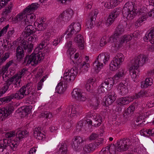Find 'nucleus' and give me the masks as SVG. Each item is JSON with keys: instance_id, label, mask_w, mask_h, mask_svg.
I'll use <instances>...</instances> for the list:
<instances>
[{"instance_id": "393cba45", "label": "nucleus", "mask_w": 154, "mask_h": 154, "mask_svg": "<svg viewBox=\"0 0 154 154\" xmlns=\"http://www.w3.org/2000/svg\"><path fill=\"white\" fill-rule=\"evenodd\" d=\"M45 37V39L41 42L36 48V50H40L43 48L46 47L47 45L49 43L48 42L50 38V34L48 33L46 34Z\"/></svg>"}, {"instance_id": "4be33fe9", "label": "nucleus", "mask_w": 154, "mask_h": 154, "mask_svg": "<svg viewBox=\"0 0 154 154\" xmlns=\"http://www.w3.org/2000/svg\"><path fill=\"white\" fill-rule=\"evenodd\" d=\"M13 111L11 106L7 107L6 108H0V118H5L8 116Z\"/></svg>"}, {"instance_id": "de8ad7c7", "label": "nucleus", "mask_w": 154, "mask_h": 154, "mask_svg": "<svg viewBox=\"0 0 154 154\" xmlns=\"http://www.w3.org/2000/svg\"><path fill=\"white\" fill-rule=\"evenodd\" d=\"M109 148V151L110 154H116V145L111 144L107 146Z\"/></svg>"}, {"instance_id": "f8f14e48", "label": "nucleus", "mask_w": 154, "mask_h": 154, "mask_svg": "<svg viewBox=\"0 0 154 154\" xmlns=\"http://www.w3.org/2000/svg\"><path fill=\"white\" fill-rule=\"evenodd\" d=\"M127 25L126 22L124 20L120 21L119 25L116 27L113 35L109 38V42H114L117 40L119 36L123 34L124 31V28Z\"/></svg>"}, {"instance_id": "338daca9", "label": "nucleus", "mask_w": 154, "mask_h": 154, "mask_svg": "<svg viewBox=\"0 0 154 154\" xmlns=\"http://www.w3.org/2000/svg\"><path fill=\"white\" fill-rule=\"evenodd\" d=\"M98 136V135L97 134L93 133L90 135L89 139L90 140L92 141L95 140Z\"/></svg>"}, {"instance_id": "13d9d810", "label": "nucleus", "mask_w": 154, "mask_h": 154, "mask_svg": "<svg viewBox=\"0 0 154 154\" xmlns=\"http://www.w3.org/2000/svg\"><path fill=\"white\" fill-rule=\"evenodd\" d=\"M15 132L13 131H10L7 132L5 134V136L6 138H10L14 137L15 136Z\"/></svg>"}, {"instance_id": "8fccbe9b", "label": "nucleus", "mask_w": 154, "mask_h": 154, "mask_svg": "<svg viewBox=\"0 0 154 154\" xmlns=\"http://www.w3.org/2000/svg\"><path fill=\"white\" fill-rule=\"evenodd\" d=\"M82 66L81 67V69L83 72H86L88 70V68L90 67V65L88 63H86L85 62H83L81 64Z\"/></svg>"}, {"instance_id": "58836bf2", "label": "nucleus", "mask_w": 154, "mask_h": 154, "mask_svg": "<svg viewBox=\"0 0 154 154\" xmlns=\"http://www.w3.org/2000/svg\"><path fill=\"white\" fill-rule=\"evenodd\" d=\"M95 115V113H91V112H89L87 113L86 117L87 119L86 122L89 124L91 125L92 123V119L93 120Z\"/></svg>"}, {"instance_id": "423d86ee", "label": "nucleus", "mask_w": 154, "mask_h": 154, "mask_svg": "<svg viewBox=\"0 0 154 154\" xmlns=\"http://www.w3.org/2000/svg\"><path fill=\"white\" fill-rule=\"evenodd\" d=\"M33 44L32 43L29 45L28 42H23L16 49V57L17 60H20L24 56V51L27 50L28 52H31L32 50Z\"/></svg>"}, {"instance_id": "c9c22d12", "label": "nucleus", "mask_w": 154, "mask_h": 154, "mask_svg": "<svg viewBox=\"0 0 154 154\" xmlns=\"http://www.w3.org/2000/svg\"><path fill=\"white\" fill-rule=\"evenodd\" d=\"M115 1V0H110V2H106L104 5V7L108 9H110L117 5V4Z\"/></svg>"}, {"instance_id": "5fc2aeb1", "label": "nucleus", "mask_w": 154, "mask_h": 154, "mask_svg": "<svg viewBox=\"0 0 154 154\" xmlns=\"http://www.w3.org/2000/svg\"><path fill=\"white\" fill-rule=\"evenodd\" d=\"M13 63V60H11L7 63L5 65L3 66L2 69L3 70H4V71L6 72L7 71L8 67Z\"/></svg>"}, {"instance_id": "e433bc0d", "label": "nucleus", "mask_w": 154, "mask_h": 154, "mask_svg": "<svg viewBox=\"0 0 154 154\" xmlns=\"http://www.w3.org/2000/svg\"><path fill=\"white\" fill-rule=\"evenodd\" d=\"M135 108L134 106H129L125 110L124 115L127 116L128 117L130 116L133 114Z\"/></svg>"}, {"instance_id": "69168bd1", "label": "nucleus", "mask_w": 154, "mask_h": 154, "mask_svg": "<svg viewBox=\"0 0 154 154\" xmlns=\"http://www.w3.org/2000/svg\"><path fill=\"white\" fill-rule=\"evenodd\" d=\"M94 22L90 20H88L86 23V25L88 28L89 29H91L93 27Z\"/></svg>"}, {"instance_id": "bf43d9fd", "label": "nucleus", "mask_w": 154, "mask_h": 154, "mask_svg": "<svg viewBox=\"0 0 154 154\" xmlns=\"http://www.w3.org/2000/svg\"><path fill=\"white\" fill-rule=\"evenodd\" d=\"M109 148L108 146H106L105 147H103L100 151V154H110L109 150Z\"/></svg>"}, {"instance_id": "473e14b6", "label": "nucleus", "mask_w": 154, "mask_h": 154, "mask_svg": "<svg viewBox=\"0 0 154 154\" xmlns=\"http://www.w3.org/2000/svg\"><path fill=\"white\" fill-rule=\"evenodd\" d=\"M93 123L95 127H98L102 123V118L99 114H95L93 120Z\"/></svg>"}, {"instance_id": "9b49d317", "label": "nucleus", "mask_w": 154, "mask_h": 154, "mask_svg": "<svg viewBox=\"0 0 154 154\" xmlns=\"http://www.w3.org/2000/svg\"><path fill=\"white\" fill-rule=\"evenodd\" d=\"M125 57L121 53H119L113 58L110 64V69L112 71H115L119 68L124 61Z\"/></svg>"}, {"instance_id": "6e6552de", "label": "nucleus", "mask_w": 154, "mask_h": 154, "mask_svg": "<svg viewBox=\"0 0 154 154\" xmlns=\"http://www.w3.org/2000/svg\"><path fill=\"white\" fill-rule=\"evenodd\" d=\"M109 58L110 55L108 53H103L100 54L93 64L95 70L99 71L103 66L102 62L106 64L109 60Z\"/></svg>"}, {"instance_id": "a211bd4d", "label": "nucleus", "mask_w": 154, "mask_h": 154, "mask_svg": "<svg viewBox=\"0 0 154 154\" xmlns=\"http://www.w3.org/2000/svg\"><path fill=\"white\" fill-rule=\"evenodd\" d=\"M73 14V11L71 8H68L64 11L59 17L64 22L69 21Z\"/></svg>"}, {"instance_id": "052dcab7", "label": "nucleus", "mask_w": 154, "mask_h": 154, "mask_svg": "<svg viewBox=\"0 0 154 154\" xmlns=\"http://www.w3.org/2000/svg\"><path fill=\"white\" fill-rule=\"evenodd\" d=\"M145 117L144 116L140 115L136 120V122H140V123L139 124H138V125H141V121H142V123H143V122H145V121H143Z\"/></svg>"}, {"instance_id": "4d7b16f0", "label": "nucleus", "mask_w": 154, "mask_h": 154, "mask_svg": "<svg viewBox=\"0 0 154 154\" xmlns=\"http://www.w3.org/2000/svg\"><path fill=\"white\" fill-rule=\"evenodd\" d=\"M146 92L144 91H140L138 93L136 94L135 96L137 98H140L141 97H145Z\"/></svg>"}, {"instance_id": "603ef678", "label": "nucleus", "mask_w": 154, "mask_h": 154, "mask_svg": "<svg viewBox=\"0 0 154 154\" xmlns=\"http://www.w3.org/2000/svg\"><path fill=\"white\" fill-rule=\"evenodd\" d=\"M86 99V97L85 96V93L82 91L77 98L76 100L80 101H84Z\"/></svg>"}, {"instance_id": "864d4df0", "label": "nucleus", "mask_w": 154, "mask_h": 154, "mask_svg": "<svg viewBox=\"0 0 154 154\" xmlns=\"http://www.w3.org/2000/svg\"><path fill=\"white\" fill-rule=\"evenodd\" d=\"M52 117L51 114L48 111H45L43 113H42L40 115V117L45 118L47 119L50 118Z\"/></svg>"}, {"instance_id": "a878e982", "label": "nucleus", "mask_w": 154, "mask_h": 154, "mask_svg": "<svg viewBox=\"0 0 154 154\" xmlns=\"http://www.w3.org/2000/svg\"><path fill=\"white\" fill-rule=\"evenodd\" d=\"M117 90L119 94L122 96L127 94L128 92V87L123 83H120L118 85Z\"/></svg>"}, {"instance_id": "79ce46f5", "label": "nucleus", "mask_w": 154, "mask_h": 154, "mask_svg": "<svg viewBox=\"0 0 154 154\" xmlns=\"http://www.w3.org/2000/svg\"><path fill=\"white\" fill-rule=\"evenodd\" d=\"M21 79H18L16 78H15V79L12 83L11 88L14 86L15 88H18L20 87L22 85L21 83Z\"/></svg>"}, {"instance_id": "774afa93", "label": "nucleus", "mask_w": 154, "mask_h": 154, "mask_svg": "<svg viewBox=\"0 0 154 154\" xmlns=\"http://www.w3.org/2000/svg\"><path fill=\"white\" fill-rule=\"evenodd\" d=\"M39 20H40L38 22H37L36 23H37L38 24H44V23L47 24L46 19L45 18L42 17L39 19Z\"/></svg>"}, {"instance_id": "b1692460", "label": "nucleus", "mask_w": 154, "mask_h": 154, "mask_svg": "<svg viewBox=\"0 0 154 154\" xmlns=\"http://www.w3.org/2000/svg\"><path fill=\"white\" fill-rule=\"evenodd\" d=\"M143 39L145 42H149L152 44H154V27L151 28L150 32L146 34Z\"/></svg>"}, {"instance_id": "c85d7f7f", "label": "nucleus", "mask_w": 154, "mask_h": 154, "mask_svg": "<svg viewBox=\"0 0 154 154\" xmlns=\"http://www.w3.org/2000/svg\"><path fill=\"white\" fill-rule=\"evenodd\" d=\"M153 79L151 78L146 79L145 80L141 82V87L142 88H146L150 87L153 84Z\"/></svg>"}, {"instance_id": "20e7f679", "label": "nucleus", "mask_w": 154, "mask_h": 154, "mask_svg": "<svg viewBox=\"0 0 154 154\" xmlns=\"http://www.w3.org/2000/svg\"><path fill=\"white\" fill-rule=\"evenodd\" d=\"M81 26L80 23L78 22H73L68 27L67 30L65 33L61 35L59 38L55 39L53 42V45L56 46L62 40L63 38L65 35H67L66 38L72 36L73 35H75L80 30Z\"/></svg>"}, {"instance_id": "4c0bfd02", "label": "nucleus", "mask_w": 154, "mask_h": 154, "mask_svg": "<svg viewBox=\"0 0 154 154\" xmlns=\"http://www.w3.org/2000/svg\"><path fill=\"white\" fill-rule=\"evenodd\" d=\"M105 141L104 139L102 138H100L97 139L95 142L94 143V145L95 146V149L96 147L102 146L105 144Z\"/></svg>"}, {"instance_id": "1a4fd4ad", "label": "nucleus", "mask_w": 154, "mask_h": 154, "mask_svg": "<svg viewBox=\"0 0 154 154\" xmlns=\"http://www.w3.org/2000/svg\"><path fill=\"white\" fill-rule=\"evenodd\" d=\"M2 76L4 83L3 86L0 88V97L3 95L7 91L11 90V85L14 81L13 78H15L13 76L9 78L7 75H4V74L2 75Z\"/></svg>"}, {"instance_id": "a19ab883", "label": "nucleus", "mask_w": 154, "mask_h": 154, "mask_svg": "<svg viewBox=\"0 0 154 154\" xmlns=\"http://www.w3.org/2000/svg\"><path fill=\"white\" fill-rule=\"evenodd\" d=\"M13 99H15L17 100H20L23 98L24 96L22 93L21 91H20V89L17 91L15 93L12 94Z\"/></svg>"}, {"instance_id": "f03ea898", "label": "nucleus", "mask_w": 154, "mask_h": 154, "mask_svg": "<svg viewBox=\"0 0 154 154\" xmlns=\"http://www.w3.org/2000/svg\"><path fill=\"white\" fill-rule=\"evenodd\" d=\"M147 60L146 56L142 55H138L135 58L130 69V74L134 81H136L139 77L140 70L139 67L143 66Z\"/></svg>"}, {"instance_id": "9d476101", "label": "nucleus", "mask_w": 154, "mask_h": 154, "mask_svg": "<svg viewBox=\"0 0 154 154\" xmlns=\"http://www.w3.org/2000/svg\"><path fill=\"white\" fill-rule=\"evenodd\" d=\"M114 84V79L112 78L105 79L98 87L97 93L101 94L105 92L106 91L110 90Z\"/></svg>"}, {"instance_id": "6ab92c4d", "label": "nucleus", "mask_w": 154, "mask_h": 154, "mask_svg": "<svg viewBox=\"0 0 154 154\" xmlns=\"http://www.w3.org/2000/svg\"><path fill=\"white\" fill-rule=\"evenodd\" d=\"M107 96V97L106 98L104 102L106 106L111 104L115 100L116 98V95L113 91L109 92Z\"/></svg>"}, {"instance_id": "0e129e2a", "label": "nucleus", "mask_w": 154, "mask_h": 154, "mask_svg": "<svg viewBox=\"0 0 154 154\" xmlns=\"http://www.w3.org/2000/svg\"><path fill=\"white\" fill-rule=\"evenodd\" d=\"M37 40V36L35 35H33L32 36H30L28 38V40L29 42H31L34 43Z\"/></svg>"}, {"instance_id": "bb28decb", "label": "nucleus", "mask_w": 154, "mask_h": 154, "mask_svg": "<svg viewBox=\"0 0 154 154\" xmlns=\"http://www.w3.org/2000/svg\"><path fill=\"white\" fill-rule=\"evenodd\" d=\"M30 83H28L22 86L20 89V91H21L24 97L28 95L31 92V90L30 89Z\"/></svg>"}, {"instance_id": "680f3d73", "label": "nucleus", "mask_w": 154, "mask_h": 154, "mask_svg": "<svg viewBox=\"0 0 154 154\" xmlns=\"http://www.w3.org/2000/svg\"><path fill=\"white\" fill-rule=\"evenodd\" d=\"M21 109L23 111L22 112V113H23V112H24L26 113H29L31 111L29 107L26 106H22Z\"/></svg>"}, {"instance_id": "f3484780", "label": "nucleus", "mask_w": 154, "mask_h": 154, "mask_svg": "<svg viewBox=\"0 0 154 154\" xmlns=\"http://www.w3.org/2000/svg\"><path fill=\"white\" fill-rule=\"evenodd\" d=\"M8 146H9L11 149L13 151H15L17 149V143L13 140H11L9 143L8 140L3 139L0 140V148L2 149V151L5 149Z\"/></svg>"}, {"instance_id": "ea45409f", "label": "nucleus", "mask_w": 154, "mask_h": 154, "mask_svg": "<svg viewBox=\"0 0 154 154\" xmlns=\"http://www.w3.org/2000/svg\"><path fill=\"white\" fill-rule=\"evenodd\" d=\"M82 91L81 89L79 88H75L72 92V96L73 98L77 100V98L80 95Z\"/></svg>"}, {"instance_id": "37998d69", "label": "nucleus", "mask_w": 154, "mask_h": 154, "mask_svg": "<svg viewBox=\"0 0 154 154\" xmlns=\"http://www.w3.org/2000/svg\"><path fill=\"white\" fill-rule=\"evenodd\" d=\"M63 86V85L60 82L58 83L56 88V91L60 94L63 93L66 90Z\"/></svg>"}, {"instance_id": "c03bdc74", "label": "nucleus", "mask_w": 154, "mask_h": 154, "mask_svg": "<svg viewBox=\"0 0 154 154\" xmlns=\"http://www.w3.org/2000/svg\"><path fill=\"white\" fill-rule=\"evenodd\" d=\"M91 103H90V105L92 106L94 109H96L98 108L100 103V100L96 98H94L91 101Z\"/></svg>"}, {"instance_id": "7c9ffc66", "label": "nucleus", "mask_w": 154, "mask_h": 154, "mask_svg": "<svg viewBox=\"0 0 154 154\" xmlns=\"http://www.w3.org/2000/svg\"><path fill=\"white\" fill-rule=\"evenodd\" d=\"M126 71L125 69H121L117 72L114 75L113 79L114 80L119 81L126 74Z\"/></svg>"}, {"instance_id": "4468645a", "label": "nucleus", "mask_w": 154, "mask_h": 154, "mask_svg": "<svg viewBox=\"0 0 154 154\" xmlns=\"http://www.w3.org/2000/svg\"><path fill=\"white\" fill-rule=\"evenodd\" d=\"M63 75L64 79L67 82L73 81L78 72V69L76 67H73L70 69H66Z\"/></svg>"}, {"instance_id": "ddd939ff", "label": "nucleus", "mask_w": 154, "mask_h": 154, "mask_svg": "<svg viewBox=\"0 0 154 154\" xmlns=\"http://www.w3.org/2000/svg\"><path fill=\"white\" fill-rule=\"evenodd\" d=\"M130 140L127 138H124L117 140L116 144L117 151L122 152L127 150L130 145Z\"/></svg>"}, {"instance_id": "2eb2a0df", "label": "nucleus", "mask_w": 154, "mask_h": 154, "mask_svg": "<svg viewBox=\"0 0 154 154\" xmlns=\"http://www.w3.org/2000/svg\"><path fill=\"white\" fill-rule=\"evenodd\" d=\"M82 108V106L81 105L79 104L78 105H70L69 106V109L68 112H66V113H67L68 115L71 112L70 114V116H68V117H69V119L68 120L67 119H66V117L65 118V116L63 118L64 119L67 120L68 121H70L71 120V117L75 116V115L79 114L80 112H81V110ZM67 119L68 118H67Z\"/></svg>"}, {"instance_id": "6e6d98bb", "label": "nucleus", "mask_w": 154, "mask_h": 154, "mask_svg": "<svg viewBox=\"0 0 154 154\" xmlns=\"http://www.w3.org/2000/svg\"><path fill=\"white\" fill-rule=\"evenodd\" d=\"M94 86V85L87 82L85 85L86 89L88 91L91 92L93 89Z\"/></svg>"}, {"instance_id": "7ed1b4c3", "label": "nucleus", "mask_w": 154, "mask_h": 154, "mask_svg": "<svg viewBox=\"0 0 154 154\" xmlns=\"http://www.w3.org/2000/svg\"><path fill=\"white\" fill-rule=\"evenodd\" d=\"M38 53L35 54L32 53L30 55H27L25 57L23 64L26 66H29L30 64L32 66H35L38 63H40L41 60H43L44 56L47 55L48 54V51L46 50V52L39 51Z\"/></svg>"}, {"instance_id": "72a5a7b5", "label": "nucleus", "mask_w": 154, "mask_h": 154, "mask_svg": "<svg viewBox=\"0 0 154 154\" xmlns=\"http://www.w3.org/2000/svg\"><path fill=\"white\" fill-rule=\"evenodd\" d=\"M67 145L65 143L61 144L59 150L56 154H66L67 153Z\"/></svg>"}, {"instance_id": "5701e85b", "label": "nucleus", "mask_w": 154, "mask_h": 154, "mask_svg": "<svg viewBox=\"0 0 154 154\" xmlns=\"http://www.w3.org/2000/svg\"><path fill=\"white\" fill-rule=\"evenodd\" d=\"M28 134V132L26 130L23 131L20 130L18 131L16 133L15 138L13 140L16 142L17 145V143L21 141V140L23 138L27 136Z\"/></svg>"}, {"instance_id": "0eeeda50", "label": "nucleus", "mask_w": 154, "mask_h": 154, "mask_svg": "<svg viewBox=\"0 0 154 154\" xmlns=\"http://www.w3.org/2000/svg\"><path fill=\"white\" fill-rule=\"evenodd\" d=\"M38 4L36 3H33L26 7L25 10L21 14H18L14 17V20L17 22L21 21L22 24L25 25L26 21V14L32 12L33 10L37 9L38 7Z\"/></svg>"}, {"instance_id": "09e8293b", "label": "nucleus", "mask_w": 154, "mask_h": 154, "mask_svg": "<svg viewBox=\"0 0 154 154\" xmlns=\"http://www.w3.org/2000/svg\"><path fill=\"white\" fill-rule=\"evenodd\" d=\"M37 24V27L35 28V30L40 32L43 31L46 29L47 26V24L46 23H44V24Z\"/></svg>"}, {"instance_id": "cd10ccee", "label": "nucleus", "mask_w": 154, "mask_h": 154, "mask_svg": "<svg viewBox=\"0 0 154 154\" xmlns=\"http://www.w3.org/2000/svg\"><path fill=\"white\" fill-rule=\"evenodd\" d=\"M34 135L36 139L39 140H43L45 136L41 131V128L39 127L35 128L33 132Z\"/></svg>"}, {"instance_id": "f257e3e1", "label": "nucleus", "mask_w": 154, "mask_h": 154, "mask_svg": "<svg viewBox=\"0 0 154 154\" xmlns=\"http://www.w3.org/2000/svg\"><path fill=\"white\" fill-rule=\"evenodd\" d=\"M85 139L80 136H75L72 140V146L73 150L77 152L82 151L84 153H88L95 149V146L94 143L85 144L83 147Z\"/></svg>"}, {"instance_id": "f704fd0d", "label": "nucleus", "mask_w": 154, "mask_h": 154, "mask_svg": "<svg viewBox=\"0 0 154 154\" xmlns=\"http://www.w3.org/2000/svg\"><path fill=\"white\" fill-rule=\"evenodd\" d=\"M10 54V53L7 52L2 56V54L0 51V66L2 65L9 57Z\"/></svg>"}, {"instance_id": "39448f33", "label": "nucleus", "mask_w": 154, "mask_h": 154, "mask_svg": "<svg viewBox=\"0 0 154 154\" xmlns=\"http://www.w3.org/2000/svg\"><path fill=\"white\" fill-rule=\"evenodd\" d=\"M122 13L123 17L127 20L133 19L137 14L133 3L131 2L126 3L122 9Z\"/></svg>"}, {"instance_id": "aec40b11", "label": "nucleus", "mask_w": 154, "mask_h": 154, "mask_svg": "<svg viewBox=\"0 0 154 154\" xmlns=\"http://www.w3.org/2000/svg\"><path fill=\"white\" fill-rule=\"evenodd\" d=\"M133 100L134 98L133 97H123L118 99L117 100L116 103L118 104L123 106L124 105L128 104Z\"/></svg>"}, {"instance_id": "3c124183", "label": "nucleus", "mask_w": 154, "mask_h": 154, "mask_svg": "<svg viewBox=\"0 0 154 154\" xmlns=\"http://www.w3.org/2000/svg\"><path fill=\"white\" fill-rule=\"evenodd\" d=\"M12 94L11 95L6 96L3 98L0 99V100L2 102V103H8L11 101L12 99H14Z\"/></svg>"}, {"instance_id": "c756f323", "label": "nucleus", "mask_w": 154, "mask_h": 154, "mask_svg": "<svg viewBox=\"0 0 154 154\" xmlns=\"http://www.w3.org/2000/svg\"><path fill=\"white\" fill-rule=\"evenodd\" d=\"M75 42L77 43L79 48L83 49L84 46V40L83 37L81 34H79L76 35L74 38Z\"/></svg>"}, {"instance_id": "412c9836", "label": "nucleus", "mask_w": 154, "mask_h": 154, "mask_svg": "<svg viewBox=\"0 0 154 154\" xmlns=\"http://www.w3.org/2000/svg\"><path fill=\"white\" fill-rule=\"evenodd\" d=\"M25 26H26L23 32L24 33H23V36L24 38H27L29 35L32 34L34 33L35 31V28L33 26L30 24H27V25H24Z\"/></svg>"}, {"instance_id": "e2e57ef3", "label": "nucleus", "mask_w": 154, "mask_h": 154, "mask_svg": "<svg viewBox=\"0 0 154 154\" xmlns=\"http://www.w3.org/2000/svg\"><path fill=\"white\" fill-rule=\"evenodd\" d=\"M79 56V53H77L74 54H71V55H70V59L72 60V62L74 63L75 61V60L77 59Z\"/></svg>"}, {"instance_id": "2f4dec72", "label": "nucleus", "mask_w": 154, "mask_h": 154, "mask_svg": "<svg viewBox=\"0 0 154 154\" xmlns=\"http://www.w3.org/2000/svg\"><path fill=\"white\" fill-rule=\"evenodd\" d=\"M35 9L33 10L32 12H29V13L26 14V20L25 23V25H27V24H30V23L32 22L35 17V16L34 14H33V11L36 10Z\"/></svg>"}, {"instance_id": "dca6fc26", "label": "nucleus", "mask_w": 154, "mask_h": 154, "mask_svg": "<svg viewBox=\"0 0 154 154\" xmlns=\"http://www.w3.org/2000/svg\"><path fill=\"white\" fill-rule=\"evenodd\" d=\"M122 11V8H115L110 14L106 20V24L107 26H109L115 20L120 14Z\"/></svg>"}, {"instance_id": "49530a36", "label": "nucleus", "mask_w": 154, "mask_h": 154, "mask_svg": "<svg viewBox=\"0 0 154 154\" xmlns=\"http://www.w3.org/2000/svg\"><path fill=\"white\" fill-rule=\"evenodd\" d=\"M107 42H109H109V38L106 37V36L103 37L100 39V45L101 47H103L105 45Z\"/></svg>"}, {"instance_id": "a18cd8bd", "label": "nucleus", "mask_w": 154, "mask_h": 154, "mask_svg": "<svg viewBox=\"0 0 154 154\" xmlns=\"http://www.w3.org/2000/svg\"><path fill=\"white\" fill-rule=\"evenodd\" d=\"M132 39V36L131 35H125L121 39V43L122 44L127 43V42L130 41Z\"/></svg>"}]
</instances>
